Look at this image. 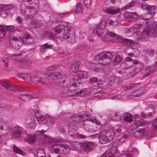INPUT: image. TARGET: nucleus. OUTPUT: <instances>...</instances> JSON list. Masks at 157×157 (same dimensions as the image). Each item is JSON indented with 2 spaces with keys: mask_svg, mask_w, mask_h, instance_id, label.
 Listing matches in <instances>:
<instances>
[{
  "mask_svg": "<svg viewBox=\"0 0 157 157\" xmlns=\"http://www.w3.org/2000/svg\"><path fill=\"white\" fill-rule=\"evenodd\" d=\"M138 63L134 64L137 65L136 67H133L132 66L131 68L132 69L129 71L130 75L132 77H133L140 73L144 68V65L140 63L139 61L138 60Z\"/></svg>",
  "mask_w": 157,
  "mask_h": 157,
  "instance_id": "9",
  "label": "nucleus"
},
{
  "mask_svg": "<svg viewBox=\"0 0 157 157\" xmlns=\"http://www.w3.org/2000/svg\"><path fill=\"white\" fill-rule=\"evenodd\" d=\"M81 63L79 61H75L70 66L69 71L70 72H75L78 71Z\"/></svg>",
  "mask_w": 157,
  "mask_h": 157,
  "instance_id": "18",
  "label": "nucleus"
},
{
  "mask_svg": "<svg viewBox=\"0 0 157 157\" xmlns=\"http://www.w3.org/2000/svg\"><path fill=\"white\" fill-rule=\"evenodd\" d=\"M10 129V128L4 123L3 121L0 122V136L6 134Z\"/></svg>",
  "mask_w": 157,
  "mask_h": 157,
  "instance_id": "12",
  "label": "nucleus"
},
{
  "mask_svg": "<svg viewBox=\"0 0 157 157\" xmlns=\"http://www.w3.org/2000/svg\"><path fill=\"white\" fill-rule=\"evenodd\" d=\"M152 115V113L151 112L148 113H145L144 112H142L141 113V116L142 117L145 118L151 116Z\"/></svg>",
  "mask_w": 157,
  "mask_h": 157,
  "instance_id": "51",
  "label": "nucleus"
},
{
  "mask_svg": "<svg viewBox=\"0 0 157 157\" xmlns=\"http://www.w3.org/2000/svg\"><path fill=\"white\" fill-rule=\"evenodd\" d=\"M125 16L130 19L131 21H134L139 18V15L136 12H129L125 14Z\"/></svg>",
  "mask_w": 157,
  "mask_h": 157,
  "instance_id": "19",
  "label": "nucleus"
},
{
  "mask_svg": "<svg viewBox=\"0 0 157 157\" xmlns=\"http://www.w3.org/2000/svg\"><path fill=\"white\" fill-rule=\"evenodd\" d=\"M45 33L47 36L50 38L51 39H52L54 37V36L53 34L49 32L46 31L45 32Z\"/></svg>",
  "mask_w": 157,
  "mask_h": 157,
  "instance_id": "61",
  "label": "nucleus"
},
{
  "mask_svg": "<svg viewBox=\"0 0 157 157\" xmlns=\"http://www.w3.org/2000/svg\"><path fill=\"white\" fill-rule=\"evenodd\" d=\"M149 32H150L149 29H148V30H144L141 34V38L146 39L147 38L150 37L151 36V34Z\"/></svg>",
  "mask_w": 157,
  "mask_h": 157,
  "instance_id": "29",
  "label": "nucleus"
},
{
  "mask_svg": "<svg viewBox=\"0 0 157 157\" xmlns=\"http://www.w3.org/2000/svg\"><path fill=\"white\" fill-rule=\"evenodd\" d=\"M36 154L37 157H46L44 151L42 149H37Z\"/></svg>",
  "mask_w": 157,
  "mask_h": 157,
  "instance_id": "34",
  "label": "nucleus"
},
{
  "mask_svg": "<svg viewBox=\"0 0 157 157\" xmlns=\"http://www.w3.org/2000/svg\"><path fill=\"white\" fill-rule=\"evenodd\" d=\"M60 154H65L68 153L70 151L69 147L66 144L60 145Z\"/></svg>",
  "mask_w": 157,
  "mask_h": 157,
  "instance_id": "21",
  "label": "nucleus"
},
{
  "mask_svg": "<svg viewBox=\"0 0 157 157\" xmlns=\"http://www.w3.org/2000/svg\"><path fill=\"white\" fill-rule=\"evenodd\" d=\"M118 42L121 43L125 46L130 47L134 44L135 42L132 40H128L127 39L124 38L120 36H118Z\"/></svg>",
  "mask_w": 157,
  "mask_h": 157,
  "instance_id": "14",
  "label": "nucleus"
},
{
  "mask_svg": "<svg viewBox=\"0 0 157 157\" xmlns=\"http://www.w3.org/2000/svg\"><path fill=\"white\" fill-rule=\"evenodd\" d=\"M82 12V9L81 3L80 2L77 3L75 6V13H77Z\"/></svg>",
  "mask_w": 157,
  "mask_h": 157,
  "instance_id": "35",
  "label": "nucleus"
},
{
  "mask_svg": "<svg viewBox=\"0 0 157 157\" xmlns=\"http://www.w3.org/2000/svg\"><path fill=\"white\" fill-rule=\"evenodd\" d=\"M30 11L31 18L32 17L33 15H35L37 11L36 10L37 8H33L32 6H29Z\"/></svg>",
  "mask_w": 157,
  "mask_h": 157,
  "instance_id": "43",
  "label": "nucleus"
},
{
  "mask_svg": "<svg viewBox=\"0 0 157 157\" xmlns=\"http://www.w3.org/2000/svg\"><path fill=\"white\" fill-rule=\"evenodd\" d=\"M97 127L96 125H95L94 126H90V128L88 129V131L90 132H94L98 131L97 130H96L94 128Z\"/></svg>",
  "mask_w": 157,
  "mask_h": 157,
  "instance_id": "55",
  "label": "nucleus"
},
{
  "mask_svg": "<svg viewBox=\"0 0 157 157\" xmlns=\"http://www.w3.org/2000/svg\"><path fill=\"white\" fill-rule=\"evenodd\" d=\"M104 24L106 26L113 27L117 25L118 22L116 20H113L110 18H108L105 21Z\"/></svg>",
  "mask_w": 157,
  "mask_h": 157,
  "instance_id": "17",
  "label": "nucleus"
},
{
  "mask_svg": "<svg viewBox=\"0 0 157 157\" xmlns=\"http://www.w3.org/2000/svg\"><path fill=\"white\" fill-rule=\"evenodd\" d=\"M123 119L126 121H132L131 115L129 114L124 116V117Z\"/></svg>",
  "mask_w": 157,
  "mask_h": 157,
  "instance_id": "47",
  "label": "nucleus"
},
{
  "mask_svg": "<svg viewBox=\"0 0 157 157\" xmlns=\"http://www.w3.org/2000/svg\"><path fill=\"white\" fill-rule=\"evenodd\" d=\"M113 55L110 52L104 51L95 57V59L101 64L106 65L112 60Z\"/></svg>",
  "mask_w": 157,
  "mask_h": 157,
  "instance_id": "3",
  "label": "nucleus"
},
{
  "mask_svg": "<svg viewBox=\"0 0 157 157\" xmlns=\"http://www.w3.org/2000/svg\"><path fill=\"white\" fill-rule=\"evenodd\" d=\"M101 131L102 132H103V133L107 137L109 140V141L110 142L113 140L114 134L113 132H109L105 129H103Z\"/></svg>",
  "mask_w": 157,
  "mask_h": 157,
  "instance_id": "23",
  "label": "nucleus"
},
{
  "mask_svg": "<svg viewBox=\"0 0 157 157\" xmlns=\"http://www.w3.org/2000/svg\"><path fill=\"white\" fill-rule=\"evenodd\" d=\"M1 84L3 87L9 90H16V86L15 87L14 85L9 84L7 82H2Z\"/></svg>",
  "mask_w": 157,
  "mask_h": 157,
  "instance_id": "25",
  "label": "nucleus"
},
{
  "mask_svg": "<svg viewBox=\"0 0 157 157\" xmlns=\"http://www.w3.org/2000/svg\"><path fill=\"white\" fill-rule=\"evenodd\" d=\"M117 150V147L116 146H113L111 147V152L112 154H115Z\"/></svg>",
  "mask_w": 157,
  "mask_h": 157,
  "instance_id": "60",
  "label": "nucleus"
},
{
  "mask_svg": "<svg viewBox=\"0 0 157 157\" xmlns=\"http://www.w3.org/2000/svg\"><path fill=\"white\" fill-rule=\"evenodd\" d=\"M64 39L69 42L72 43L75 40V35L74 28L70 25L66 26L64 28V32L63 36Z\"/></svg>",
  "mask_w": 157,
  "mask_h": 157,
  "instance_id": "5",
  "label": "nucleus"
},
{
  "mask_svg": "<svg viewBox=\"0 0 157 157\" xmlns=\"http://www.w3.org/2000/svg\"><path fill=\"white\" fill-rule=\"evenodd\" d=\"M68 134L71 137L75 138L76 137L77 132H75L74 129H73L72 130H69L68 132Z\"/></svg>",
  "mask_w": 157,
  "mask_h": 157,
  "instance_id": "46",
  "label": "nucleus"
},
{
  "mask_svg": "<svg viewBox=\"0 0 157 157\" xmlns=\"http://www.w3.org/2000/svg\"><path fill=\"white\" fill-rule=\"evenodd\" d=\"M15 60L16 61L20 63L21 65L26 66H29L31 64V60L29 59L22 60L20 59L17 58Z\"/></svg>",
  "mask_w": 157,
  "mask_h": 157,
  "instance_id": "24",
  "label": "nucleus"
},
{
  "mask_svg": "<svg viewBox=\"0 0 157 157\" xmlns=\"http://www.w3.org/2000/svg\"><path fill=\"white\" fill-rule=\"evenodd\" d=\"M74 144L76 147L75 150H78L79 147L78 146H79V147H81L84 151L86 153L91 151L95 148L97 146L96 144L94 142H84L81 143L80 144L76 143Z\"/></svg>",
  "mask_w": 157,
  "mask_h": 157,
  "instance_id": "6",
  "label": "nucleus"
},
{
  "mask_svg": "<svg viewBox=\"0 0 157 157\" xmlns=\"http://www.w3.org/2000/svg\"><path fill=\"white\" fill-rule=\"evenodd\" d=\"M90 65L92 67L96 69H100V67L99 66L100 65L98 63H94L93 62H89Z\"/></svg>",
  "mask_w": 157,
  "mask_h": 157,
  "instance_id": "50",
  "label": "nucleus"
},
{
  "mask_svg": "<svg viewBox=\"0 0 157 157\" xmlns=\"http://www.w3.org/2000/svg\"><path fill=\"white\" fill-rule=\"evenodd\" d=\"M42 46L45 49L51 48L53 47L52 45L48 44L47 43H45Z\"/></svg>",
  "mask_w": 157,
  "mask_h": 157,
  "instance_id": "62",
  "label": "nucleus"
},
{
  "mask_svg": "<svg viewBox=\"0 0 157 157\" xmlns=\"http://www.w3.org/2000/svg\"><path fill=\"white\" fill-rule=\"evenodd\" d=\"M154 14V12H148L145 14L144 15H143L142 18L144 20H149L151 19L153 16Z\"/></svg>",
  "mask_w": 157,
  "mask_h": 157,
  "instance_id": "32",
  "label": "nucleus"
},
{
  "mask_svg": "<svg viewBox=\"0 0 157 157\" xmlns=\"http://www.w3.org/2000/svg\"><path fill=\"white\" fill-rule=\"evenodd\" d=\"M92 0H83L84 6L87 8H90L92 5Z\"/></svg>",
  "mask_w": 157,
  "mask_h": 157,
  "instance_id": "40",
  "label": "nucleus"
},
{
  "mask_svg": "<svg viewBox=\"0 0 157 157\" xmlns=\"http://www.w3.org/2000/svg\"><path fill=\"white\" fill-rule=\"evenodd\" d=\"M106 26L103 23L98 25L96 28L93 31V33L97 35H100L104 33L105 32V28Z\"/></svg>",
  "mask_w": 157,
  "mask_h": 157,
  "instance_id": "13",
  "label": "nucleus"
},
{
  "mask_svg": "<svg viewBox=\"0 0 157 157\" xmlns=\"http://www.w3.org/2000/svg\"><path fill=\"white\" fill-rule=\"evenodd\" d=\"M118 36H119L117 35L114 33L108 31L102 37V40L106 42L115 41L118 42Z\"/></svg>",
  "mask_w": 157,
  "mask_h": 157,
  "instance_id": "7",
  "label": "nucleus"
},
{
  "mask_svg": "<svg viewBox=\"0 0 157 157\" xmlns=\"http://www.w3.org/2000/svg\"><path fill=\"white\" fill-rule=\"evenodd\" d=\"M143 136L144 137H146L147 138H148L152 136V133L147 129H143Z\"/></svg>",
  "mask_w": 157,
  "mask_h": 157,
  "instance_id": "30",
  "label": "nucleus"
},
{
  "mask_svg": "<svg viewBox=\"0 0 157 157\" xmlns=\"http://www.w3.org/2000/svg\"><path fill=\"white\" fill-rule=\"evenodd\" d=\"M145 124V122L144 121H139L137 123H135L133 124L132 125L135 128H136L138 127L140 125L143 126Z\"/></svg>",
  "mask_w": 157,
  "mask_h": 157,
  "instance_id": "41",
  "label": "nucleus"
},
{
  "mask_svg": "<svg viewBox=\"0 0 157 157\" xmlns=\"http://www.w3.org/2000/svg\"><path fill=\"white\" fill-rule=\"evenodd\" d=\"M78 87H73L72 88L73 89V90H70L71 91H74V92L75 93V94H79L80 93H81L82 92V91L81 90H78V89H77L76 88H77Z\"/></svg>",
  "mask_w": 157,
  "mask_h": 157,
  "instance_id": "53",
  "label": "nucleus"
},
{
  "mask_svg": "<svg viewBox=\"0 0 157 157\" xmlns=\"http://www.w3.org/2000/svg\"><path fill=\"white\" fill-rule=\"evenodd\" d=\"M13 148L14 151L16 153L23 155H25V153L23 152L20 149H19L18 147L16 146L15 144L13 145Z\"/></svg>",
  "mask_w": 157,
  "mask_h": 157,
  "instance_id": "38",
  "label": "nucleus"
},
{
  "mask_svg": "<svg viewBox=\"0 0 157 157\" xmlns=\"http://www.w3.org/2000/svg\"><path fill=\"white\" fill-rule=\"evenodd\" d=\"M46 79L45 78L40 77L39 79L38 80H36L37 82H40L41 83H44L46 82Z\"/></svg>",
  "mask_w": 157,
  "mask_h": 157,
  "instance_id": "63",
  "label": "nucleus"
},
{
  "mask_svg": "<svg viewBox=\"0 0 157 157\" xmlns=\"http://www.w3.org/2000/svg\"><path fill=\"white\" fill-rule=\"evenodd\" d=\"M21 13L27 19L31 18L30 11L29 6L27 7L25 10H21Z\"/></svg>",
  "mask_w": 157,
  "mask_h": 157,
  "instance_id": "22",
  "label": "nucleus"
},
{
  "mask_svg": "<svg viewBox=\"0 0 157 157\" xmlns=\"http://www.w3.org/2000/svg\"><path fill=\"white\" fill-rule=\"evenodd\" d=\"M22 128L18 126H16L13 128V137L14 138L23 137Z\"/></svg>",
  "mask_w": 157,
  "mask_h": 157,
  "instance_id": "11",
  "label": "nucleus"
},
{
  "mask_svg": "<svg viewBox=\"0 0 157 157\" xmlns=\"http://www.w3.org/2000/svg\"><path fill=\"white\" fill-rule=\"evenodd\" d=\"M60 144H55L51 147V150L52 152L55 153L60 154Z\"/></svg>",
  "mask_w": 157,
  "mask_h": 157,
  "instance_id": "27",
  "label": "nucleus"
},
{
  "mask_svg": "<svg viewBox=\"0 0 157 157\" xmlns=\"http://www.w3.org/2000/svg\"><path fill=\"white\" fill-rule=\"evenodd\" d=\"M6 28H4V26H0V38H3L5 34L7 33L6 30Z\"/></svg>",
  "mask_w": 157,
  "mask_h": 157,
  "instance_id": "37",
  "label": "nucleus"
},
{
  "mask_svg": "<svg viewBox=\"0 0 157 157\" xmlns=\"http://www.w3.org/2000/svg\"><path fill=\"white\" fill-rule=\"evenodd\" d=\"M99 142L101 144H105L107 142H109V140L105 135L103 133V132L100 131L99 135Z\"/></svg>",
  "mask_w": 157,
  "mask_h": 157,
  "instance_id": "20",
  "label": "nucleus"
},
{
  "mask_svg": "<svg viewBox=\"0 0 157 157\" xmlns=\"http://www.w3.org/2000/svg\"><path fill=\"white\" fill-rule=\"evenodd\" d=\"M82 118H84V117L82 115H78L77 118L75 119H73V120L76 122H80L81 121H82V120L81 119Z\"/></svg>",
  "mask_w": 157,
  "mask_h": 157,
  "instance_id": "56",
  "label": "nucleus"
},
{
  "mask_svg": "<svg viewBox=\"0 0 157 157\" xmlns=\"http://www.w3.org/2000/svg\"><path fill=\"white\" fill-rule=\"evenodd\" d=\"M88 76V73L85 71H81L78 72L76 75L72 78V80L73 83L69 87V90H73V87H79L80 85L82 84L81 79L85 78Z\"/></svg>",
  "mask_w": 157,
  "mask_h": 157,
  "instance_id": "4",
  "label": "nucleus"
},
{
  "mask_svg": "<svg viewBox=\"0 0 157 157\" xmlns=\"http://www.w3.org/2000/svg\"><path fill=\"white\" fill-rule=\"evenodd\" d=\"M142 129L140 130L136 131L133 134V136L135 137H138L143 135Z\"/></svg>",
  "mask_w": 157,
  "mask_h": 157,
  "instance_id": "45",
  "label": "nucleus"
},
{
  "mask_svg": "<svg viewBox=\"0 0 157 157\" xmlns=\"http://www.w3.org/2000/svg\"><path fill=\"white\" fill-rule=\"evenodd\" d=\"M136 4V2L134 0H132L129 3L128 5L124 7V10H127L134 6Z\"/></svg>",
  "mask_w": 157,
  "mask_h": 157,
  "instance_id": "39",
  "label": "nucleus"
},
{
  "mask_svg": "<svg viewBox=\"0 0 157 157\" xmlns=\"http://www.w3.org/2000/svg\"><path fill=\"white\" fill-rule=\"evenodd\" d=\"M137 153V151L136 148H134L130 150L123 155V157H132L133 155Z\"/></svg>",
  "mask_w": 157,
  "mask_h": 157,
  "instance_id": "28",
  "label": "nucleus"
},
{
  "mask_svg": "<svg viewBox=\"0 0 157 157\" xmlns=\"http://www.w3.org/2000/svg\"><path fill=\"white\" fill-rule=\"evenodd\" d=\"M122 59V58L119 56H116L114 58V61L117 63H119L121 62Z\"/></svg>",
  "mask_w": 157,
  "mask_h": 157,
  "instance_id": "49",
  "label": "nucleus"
},
{
  "mask_svg": "<svg viewBox=\"0 0 157 157\" xmlns=\"http://www.w3.org/2000/svg\"><path fill=\"white\" fill-rule=\"evenodd\" d=\"M44 135L42 134H38L37 135H27L26 137L24 140L26 142L32 144L35 142L37 139L39 138H42Z\"/></svg>",
  "mask_w": 157,
  "mask_h": 157,
  "instance_id": "10",
  "label": "nucleus"
},
{
  "mask_svg": "<svg viewBox=\"0 0 157 157\" xmlns=\"http://www.w3.org/2000/svg\"><path fill=\"white\" fill-rule=\"evenodd\" d=\"M137 83H131L129 86H127L125 87L127 90H129L131 89L134 87Z\"/></svg>",
  "mask_w": 157,
  "mask_h": 157,
  "instance_id": "59",
  "label": "nucleus"
},
{
  "mask_svg": "<svg viewBox=\"0 0 157 157\" xmlns=\"http://www.w3.org/2000/svg\"><path fill=\"white\" fill-rule=\"evenodd\" d=\"M87 137V136L86 135L80 134L77 132L76 137H77L80 139H83L85 138H86Z\"/></svg>",
  "mask_w": 157,
  "mask_h": 157,
  "instance_id": "58",
  "label": "nucleus"
},
{
  "mask_svg": "<svg viewBox=\"0 0 157 157\" xmlns=\"http://www.w3.org/2000/svg\"><path fill=\"white\" fill-rule=\"evenodd\" d=\"M103 11L108 14H114L118 13L120 11V9L118 7H109L104 8Z\"/></svg>",
  "mask_w": 157,
  "mask_h": 157,
  "instance_id": "15",
  "label": "nucleus"
},
{
  "mask_svg": "<svg viewBox=\"0 0 157 157\" xmlns=\"http://www.w3.org/2000/svg\"><path fill=\"white\" fill-rule=\"evenodd\" d=\"M44 75L47 78L52 80L53 82L59 86L64 87L68 84L67 76L62 73L56 72L55 74L46 71Z\"/></svg>",
  "mask_w": 157,
  "mask_h": 157,
  "instance_id": "1",
  "label": "nucleus"
},
{
  "mask_svg": "<svg viewBox=\"0 0 157 157\" xmlns=\"http://www.w3.org/2000/svg\"><path fill=\"white\" fill-rule=\"evenodd\" d=\"M33 40L32 37L28 33L25 34L22 36V37L18 38L15 36L10 37V45L13 48L17 50L20 48L19 42L25 44H28L33 42Z\"/></svg>",
  "mask_w": 157,
  "mask_h": 157,
  "instance_id": "2",
  "label": "nucleus"
},
{
  "mask_svg": "<svg viewBox=\"0 0 157 157\" xmlns=\"http://www.w3.org/2000/svg\"><path fill=\"white\" fill-rule=\"evenodd\" d=\"M111 78L113 84L118 85L123 81V79L122 78L116 76L112 77Z\"/></svg>",
  "mask_w": 157,
  "mask_h": 157,
  "instance_id": "26",
  "label": "nucleus"
},
{
  "mask_svg": "<svg viewBox=\"0 0 157 157\" xmlns=\"http://www.w3.org/2000/svg\"><path fill=\"white\" fill-rule=\"evenodd\" d=\"M90 83L92 84L93 83H96L97 81V78L96 77H93L90 78Z\"/></svg>",
  "mask_w": 157,
  "mask_h": 157,
  "instance_id": "57",
  "label": "nucleus"
},
{
  "mask_svg": "<svg viewBox=\"0 0 157 157\" xmlns=\"http://www.w3.org/2000/svg\"><path fill=\"white\" fill-rule=\"evenodd\" d=\"M31 121L30 123L29 124H31V125L29 126L30 128H34L35 127V120L34 118H32L31 119Z\"/></svg>",
  "mask_w": 157,
  "mask_h": 157,
  "instance_id": "52",
  "label": "nucleus"
},
{
  "mask_svg": "<svg viewBox=\"0 0 157 157\" xmlns=\"http://www.w3.org/2000/svg\"><path fill=\"white\" fill-rule=\"evenodd\" d=\"M111 118L113 120L118 121L121 120V116L117 114H113L111 116Z\"/></svg>",
  "mask_w": 157,
  "mask_h": 157,
  "instance_id": "42",
  "label": "nucleus"
},
{
  "mask_svg": "<svg viewBox=\"0 0 157 157\" xmlns=\"http://www.w3.org/2000/svg\"><path fill=\"white\" fill-rule=\"evenodd\" d=\"M35 115L36 120L39 123L43 121L45 119V117L44 116L41 115L38 112L35 113Z\"/></svg>",
  "mask_w": 157,
  "mask_h": 157,
  "instance_id": "31",
  "label": "nucleus"
},
{
  "mask_svg": "<svg viewBox=\"0 0 157 157\" xmlns=\"http://www.w3.org/2000/svg\"><path fill=\"white\" fill-rule=\"evenodd\" d=\"M10 6L9 5H0V9L3 10L2 11V13L6 15L7 13L4 10H8L10 9Z\"/></svg>",
  "mask_w": 157,
  "mask_h": 157,
  "instance_id": "33",
  "label": "nucleus"
},
{
  "mask_svg": "<svg viewBox=\"0 0 157 157\" xmlns=\"http://www.w3.org/2000/svg\"><path fill=\"white\" fill-rule=\"evenodd\" d=\"M33 8H37L39 5L38 0H35L30 4Z\"/></svg>",
  "mask_w": 157,
  "mask_h": 157,
  "instance_id": "48",
  "label": "nucleus"
},
{
  "mask_svg": "<svg viewBox=\"0 0 157 157\" xmlns=\"http://www.w3.org/2000/svg\"><path fill=\"white\" fill-rule=\"evenodd\" d=\"M151 128L153 131H157V117L153 121Z\"/></svg>",
  "mask_w": 157,
  "mask_h": 157,
  "instance_id": "44",
  "label": "nucleus"
},
{
  "mask_svg": "<svg viewBox=\"0 0 157 157\" xmlns=\"http://www.w3.org/2000/svg\"><path fill=\"white\" fill-rule=\"evenodd\" d=\"M66 27L63 25H59L57 26L54 31V34L56 38H58L61 36V33L63 30L64 32V28Z\"/></svg>",
  "mask_w": 157,
  "mask_h": 157,
  "instance_id": "16",
  "label": "nucleus"
},
{
  "mask_svg": "<svg viewBox=\"0 0 157 157\" xmlns=\"http://www.w3.org/2000/svg\"><path fill=\"white\" fill-rule=\"evenodd\" d=\"M148 5L144 3H141L140 6L142 9L147 10Z\"/></svg>",
  "mask_w": 157,
  "mask_h": 157,
  "instance_id": "64",
  "label": "nucleus"
},
{
  "mask_svg": "<svg viewBox=\"0 0 157 157\" xmlns=\"http://www.w3.org/2000/svg\"><path fill=\"white\" fill-rule=\"evenodd\" d=\"M4 26V28H6L7 29L6 30V33L7 32H9L11 31L12 29H14V27L12 25H8L6 26Z\"/></svg>",
  "mask_w": 157,
  "mask_h": 157,
  "instance_id": "54",
  "label": "nucleus"
},
{
  "mask_svg": "<svg viewBox=\"0 0 157 157\" xmlns=\"http://www.w3.org/2000/svg\"><path fill=\"white\" fill-rule=\"evenodd\" d=\"M150 29V33L151 34V35L153 36L154 37L157 36V24H156L155 26L152 29Z\"/></svg>",
  "mask_w": 157,
  "mask_h": 157,
  "instance_id": "36",
  "label": "nucleus"
},
{
  "mask_svg": "<svg viewBox=\"0 0 157 157\" xmlns=\"http://www.w3.org/2000/svg\"><path fill=\"white\" fill-rule=\"evenodd\" d=\"M126 62L121 64L120 67L121 69L126 70L132 67L133 64H136L138 63V60H134L131 58L128 57L126 58Z\"/></svg>",
  "mask_w": 157,
  "mask_h": 157,
  "instance_id": "8",
  "label": "nucleus"
}]
</instances>
